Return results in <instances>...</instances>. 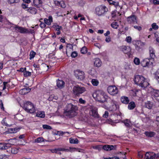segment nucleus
Masks as SVG:
<instances>
[{
  "label": "nucleus",
  "instance_id": "dca6fc26",
  "mask_svg": "<svg viewBox=\"0 0 159 159\" xmlns=\"http://www.w3.org/2000/svg\"><path fill=\"white\" fill-rule=\"evenodd\" d=\"M42 3V0H33V1L34 6L38 8L41 7Z\"/></svg>",
  "mask_w": 159,
  "mask_h": 159
},
{
  "label": "nucleus",
  "instance_id": "b1692460",
  "mask_svg": "<svg viewBox=\"0 0 159 159\" xmlns=\"http://www.w3.org/2000/svg\"><path fill=\"white\" fill-rule=\"evenodd\" d=\"M145 106L147 108L151 109L153 106V104L152 102L148 101L145 103Z\"/></svg>",
  "mask_w": 159,
  "mask_h": 159
},
{
  "label": "nucleus",
  "instance_id": "7ed1b4c3",
  "mask_svg": "<svg viewBox=\"0 0 159 159\" xmlns=\"http://www.w3.org/2000/svg\"><path fill=\"white\" fill-rule=\"evenodd\" d=\"M23 108L26 111L30 113H34L36 111L34 104L29 101L24 103Z\"/></svg>",
  "mask_w": 159,
  "mask_h": 159
},
{
  "label": "nucleus",
  "instance_id": "2eb2a0df",
  "mask_svg": "<svg viewBox=\"0 0 159 159\" xmlns=\"http://www.w3.org/2000/svg\"><path fill=\"white\" fill-rule=\"evenodd\" d=\"M11 144L0 143V150H4L7 149L11 147Z\"/></svg>",
  "mask_w": 159,
  "mask_h": 159
},
{
  "label": "nucleus",
  "instance_id": "13d9d810",
  "mask_svg": "<svg viewBox=\"0 0 159 159\" xmlns=\"http://www.w3.org/2000/svg\"><path fill=\"white\" fill-rule=\"evenodd\" d=\"M28 5L27 4H22V7L24 9H26L28 8Z\"/></svg>",
  "mask_w": 159,
  "mask_h": 159
},
{
  "label": "nucleus",
  "instance_id": "aec40b11",
  "mask_svg": "<svg viewBox=\"0 0 159 159\" xmlns=\"http://www.w3.org/2000/svg\"><path fill=\"white\" fill-rule=\"evenodd\" d=\"M91 111L92 112V116L94 117H98L99 115L98 113V110L96 107H93Z\"/></svg>",
  "mask_w": 159,
  "mask_h": 159
},
{
  "label": "nucleus",
  "instance_id": "c03bdc74",
  "mask_svg": "<svg viewBox=\"0 0 159 159\" xmlns=\"http://www.w3.org/2000/svg\"><path fill=\"white\" fill-rule=\"evenodd\" d=\"M20 0H8V2L11 4L14 3H17L19 2Z\"/></svg>",
  "mask_w": 159,
  "mask_h": 159
},
{
  "label": "nucleus",
  "instance_id": "0e129e2a",
  "mask_svg": "<svg viewBox=\"0 0 159 159\" xmlns=\"http://www.w3.org/2000/svg\"><path fill=\"white\" fill-rule=\"evenodd\" d=\"M143 155L142 153V152H139L138 154V156L139 158H142L143 157Z\"/></svg>",
  "mask_w": 159,
  "mask_h": 159
},
{
  "label": "nucleus",
  "instance_id": "cd10ccee",
  "mask_svg": "<svg viewBox=\"0 0 159 159\" xmlns=\"http://www.w3.org/2000/svg\"><path fill=\"white\" fill-rule=\"evenodd\" d=\"M144 134L148 137H153L155 134V133L153 132L146 131L145 132Z\"/></svg>",
  "mask_w": 159,
  "mask_h": 159
},
{
  "label": "nucleus",
  "instance_id": "473e14b6",
  "mask_svg": "<svg viewBox=\"0 0 159 159\" xmlns=\"http://www.w3.org/2000/svg\"><path fill=\"white\" fill-rule=\"evenodd\" d=\"M111 26L113 28L115 29H117L119 26L118 23L116 22H112L111 24Z\"/></svg>",
  "mask_w": 159,
  "mask_h": 159
},
{
  "label": "nucleus",
  "instance_id": "680f3d73",
  "mask_svg": "<svg viewBox=\"0 0 159 159\" xmlns=\"http://www.w3.org/2000/svg\"><path fill=\"white\" fill-rule=\"evenodd\" d=\"M111 102L112 104H113V106H115L116 107V102L115 100L114 99H111Z\"/></svg>",
  "mask_w": 159,
  "mask_h": 159
},
{
  "label": "nucleus",
  "instance_id": "0eeeda50",
  "mask_svg": "<svg viewBox=\"0 0 159 159\" xmlns=\"http://www.w3.org/2000/svg\"><path fill=\"white\" fill-rule=\"evenodd\" d=\"M11 28L13 31L18 32L21 33H28L29 32L26 29L16 25L11 26Z\"/></svg>",
  "mask_w": 159,
  "mask_h": 159
},
{
  "label": "nucleus",
  "instance_id": "bb28decb",
  "mask_svg": "<svg viewBox=\"0 0 159 159\" xmlns=\"http://www.w3.org/2000/svg\"><path fill=\"white\" fill-rule=\"evenodd\" d=\"M135 107V105L134 102H132L129 104L128 105V108L130 110L133 109Z\"/></svg>",
  "mask_w": 159,
  "mask_h": 159
},
{
  "label": "nucleus",
  "instance_id": "f257e3e1",
  "mask_svg": "<svg viewBox=\"0 0 159 159\" xmlns=\"http://www.w3.org/2000/svg\"><path fill=\"white\" fill-rule=\"evenodd\" d=\"M78 110L77 107L72 103L68 104L64 111V115L69 118H72L77 115L76 111Z\"/></svg>",
  "mask_w": 159,
  "mask_h": 159
},
{
  "label": "nucleus",
  "instance_id": "09e8293b",
  "mask_svg": "<svg viewBox=\"0 0 159 159\" xmlns=\"http://www.w3.org/2000/svg\"><path fill=\"white\" fill-rule=\"evenodd\" d=\"M40 21L41 22L40 25V27L42 28H44L46 26V24L44 22H42Z\"/></svg>",
  "mask_w": 159,
  "mask_h": 159
},
{
  "label": "nucleus",
  "instance_id": "c756f323",
  "mask_svg": "<svg viewBox=\"0 0 159 159\" xmlns=\"http://www.w3.org/2000/svg\"><path fill=\"white\" fill-rule=\"evenodd\" d=\"M52 27L56 30H62V27L61 26H60L57 24H55L52 26Z\"/></svg>",
  "mask_w": 159,
  "mask_h": 159
},
{
  "label": "nucleus",
  "instance_id": "9d476101",
  "mask_svg": "<svg viewBox=\"0 0 159 159\" xmlns=\"http://www.w3.org/2000/svg\"><path fill=\"white\" fill-rule=\"evenodd\" d=\"M151 60L149 58H145L141 62V64L143 67H149L150 66H152L153 65V62H151Z\"/></svg>",
  "mask_w": 159,
  "mask_h": 159
},
{
  "label": "nucleus",
  "instance_id": "f704fd0d",
  "mask_svg": "<svg viewBox=\"0 0 159 159\" xmlns=\"http://www.w3.org/2000/svg\"><path fill=\"white\" fill-rule=\"evenodd\" d=\"M81 53L82 54H85L87 52V48L85 47H83L80 50Z\"/></svg>",
  "mask_w": 159,
  "mask_h": 159
},
{
  "label": "nucleus",
  "instance_id": "4468645a",
  "mask_svg": "<svg viewBox=\"0 0 159 159\" xmlns=\"http://www.w3.org/2000/svg\"><path fill=\"white\" fill-rule=\"evenodd\" d=\"M120 50L125 54H128L130 51V48L129 47L122 46L120 48Z\"/></svg>",
  "mask_w": 159,
  "mask_h": 159
},
{
  "label": "nucleus",
  "instance_id": "774afa93",
  "mask_svg": "<svg viewBox=\"0 0 159 159\" xmlns=\"http://www.w3.org/2000/svg\"><path fill=\"white\" fill-rule=\"evenodd\" d=\"M3 159H8V156L6 155H2Z\"/></svg>",
  "mask_w": 159,
  "mask_h": 159
},
{
  "label": "nucleus",
  "instance_id": "20e7f679",
  "mask_svg": "<svg viewBox=\"0 0 159 159\" xmlns=\"http://www.w3.org/2000/svg\"><path fill=\"white\" fill-rule=\"evenodd\" d=\"M93 97L98 102L101 103H104L107 101V96H104L102 94L100 91H95L93 94Z\"/></svg>",
  "mask_w": 159,
  "mask_h": 159
},
{
  "label": "nucleus",
  "instance_id": "5fc2aeb1",
  "mask_svg": "<svg viewBox=\"0 0 159 159\" xmlns=\"http://www.w3.org/2000/svg\"><path fill=\"white\" fill-rule=\"evenodd\" d=\"M134 27L135 29L139 31H140L142 30V27L140 26L134 25Z\"/></svg>",
  "mask_w": 159,
  "mask_h": 159
},
{
  "label": "nucleus",
  "instance_id": "603ef678",
  "mask_svg": "<svg viewBox=\"0 0 159 159\" xmlns=\"http://www.w3.org/2000/svg\"><path fill=\"white\" fill-rule=\"evenodd\" d=\"M109 116V113L107 111H106L105 112L104 114L103 115V117L104 118H107Z\"/></svg>",
  "mask_w": 159,
  "mask_h": 159
},
{
  "label": "nucleus",
  "instance_id": "423d86ee",
  "mask_svg": "<svg viewBox=\"0 0 159 159\" xmlns=\"http://www.w3.org/2000/svg\"><path fill=\"white\" fill-rule=\"evenodd\" d=\"M72 91L74 95L76 96H79L80 94L85 92L86 89L84 87L76 85L74 87Z\"/></svg>",
  "mask_w": 159,
  "mask_h": 159
},
{
  "label": "nucleus",
  "instance_id": "72a5a7b5",
  "mask_svg": "<svg viewBox=\"0 0 159 159\" xmlns=\"http://www.w3.org/2000/svg\"><path fill=\"white\" fill-rule=\"evenodd\" d=\"M36 55V53L33 51H31L30 54V59L31 60Z\"/></svg>",
  "mask_w": 159,
  "mask_h": 159
},
{
  "label": "nucleus",
  "instance_id": "8fccbe9b",
  "mask_svg": "<svg viewBox=\"0 0 159 159\" xmlns=\"http://www.w3.org/2000/svg\"><path fill=\"white\" fill-rule=\"evenodd\" d=\"M128 120L127 119L124 121V123L125 124V125L126 126L129 127H130V125L129 123L128 122Z\"/></svg>",
  "mask_w": 159,
  "mask_h": 159
},
{
  "label": "nucleus",
  "instance_id": "338daca9",
  "mask_svg": "<svg viewBox=\"0 0 159 159\" xmlns=\"http://www.w3.org/2000/svg\"><path fill=\"white\" fill-rule=\"evenodd\" d=\"M153 2L154 4H159V0H153Z\"/></svg>",
  "mask_w": 159,
  "mask_h": 159
},
{
  "label": "nucleus",
  "instance_id": "864d4df0",
  "mask_svg": "<svg viewBox=\"0 0 159 159\" xmlns=\"http://www.w3.org/2000/svg\"><path fill=\"white\" fill-rule=\"evenodd\" d=\"M60 6L63 8H65L66 7V5L63 1L61 2Z\"/></svg>",
  "mask_w": 159,
  "mask_h": 159
},
{
  "label": "nucleus",
  "instance_id": "37998d69",
  "mask_svg": "<svg viewBox=\"0 0 159 159\" xmlns=\"http://www.w3.org/2000/svg\"><path fill=\"white\" fill-rule=\"evenodd\" d=\"M51 152L52 153H55L58 154H61V153L60 152H59L57 148H56L51 150Z\"/></svg>",
  "mask_w": 159,
  "mask_h": 159
},
{
  "label": "nucleus",
  "instance_id": "de8ad7c7",
  "mask_svg": "<svg viewBox=\"0 0 159 159\" xmlns=\"http://www.w3.org/2000/svg\"><path fill=\"white\" fill-rule=\"evenodd\" d=\"M103 148L104 150H106V151H110L109 148V145H105L103 147Z\"/></svg>",
  "mask_w": 159,
  "mask_h": 159
},
{
  "label": "nucleus",
  "instance_id": "c85d7f7f",
  "mask_svg": "<svg viewBox=\"0 0 159 159\" xmlns=\"http://www.w3.org/2000/svg\"><path fill=\"white\" fill-rule=\"evenodd\" d=\"M69 140L70 143L78 144L79 143V140L77 139H74L73 138H70Z\"/></svg>",
  "mask_w": 159,
  "mask_h": 159
},
{
  "label": "nucleus",
  "instance_id": "4c0bfd02",
  "mask_svg": "<svg viewBox=\"0 0 159 159\" xmlns=\"http://www.w3.org/2000/svg\"><path fill=\"white\" fill-rule=\"evenodd\" d=\"M43 127L44 129H51L52 128L51 126L47 125H43Z\"/></svg>",
  "mask_w": 159,
  "mask_h": 159
},
{
  "label": "nucleus",
  "instance_id": "6ab92c4d",
  "mask_svg": "<svg viewBox=\"0 0 159 159\" xmlns=\"http://www.w3.org/2000/svg\"><path fill=\"white\" fill-rule=\"evenodd\" d=\"M120 100L122 103L125 104H128L129 102L128 98L125 96H122Z\"/></svg>",
  "mask_w": 159,
  "mask_h": 159
},
{
  "label": "nucleus",
  "instance_id": "bf43d9fd",
  "mask_svg": "<svg viewBox=\"0 0 159 159\" xmlns=\"http://www.w3.org/2000/svg\"><path fill=\"white\" fill-rule=\"evenodd\" d=\"M105 41L107 43H109L111 41V38L109 36L107 37L105 39Z\"/></svg>",
  "mask_w": 159,
  "mask_h": 159
},
{
  "label": "nucleus",
  "instance_id": "39448f33",
  "mask_svg": "<svg viewBox=\"0 0 159 159\" xmlns=\"http://www.w3.org/2000/svg\"><path fill=\"white\" fill-rule=\"evenodd\" d=\"M107 11L108 9L105 6L100 5L96 7L95 13L98 16H101Z\"/></svg>",
  "mask_w": 159,
  "mask_h": 159
},
{
  "label": "nucleus",
  "instance_id": "052dcab7",
  "mask_svg": "<svg viewBox=\"0 0 159 159\" xmlns=\"http://www.w3.org/2000/svg\"><path fill=\"white\" fill-rule=\"evenodd\" d=\"M79 102L81 104H84L86 102V101L82 98H80L79 99Z\"/></svg>",
  "mask_w": 159,
  "mask_h": 159
},
{
  "label": "nucleus",
  "instance_id": "69168bd1",
  "mask_svg": "<svg viewBox=\"0 0 159 159\" xmlns=\"http://www.w3.org/2000/svg\"><path fill=\"white\" fill-rule=\"evenodd\" d=\"M54 3L56 5L59 6H60L61 2H60L57 1H54Z\"/></svg>",
  "mask_w": 159,
  "mask_h": 159
},
{
  "label": "nucleus",
  "instance_id": "6e6d98bb",
  "mask_svg": "<svg viewBox=\"0 0 159 159\" xmlns=\"http://www.w3.org/2000/svg\"><path fill=\"white\" fill-rule=\"evenodd\" d=\"M74 149H75H75H77L75 148L70 147L69 148V149H67V150H69L67 152H73V151H74L73 150Z\"/></svg>",
  "mask_w": 159,
  "mask_h": 159
},
{
  "label": "nucleus",
  "instance_id": "7c9ffc66",
  "mask_svg": "<svg viewBox=\"0 0 159 159\" xmlns=\"http://www.w3.org/2000/svg\"><path fill=\"white\" fill-rule=\"evenodd\" d=\"M43 141H44V139L42 137H39L34 140L35 142L37 143H40Z\"/></svg>",
  "mask_w": 159,
  "mask_h": 159
},
{
  "label": "nucleus",
  "instance_id": "f03ea898",
  "mask_svg": "<svg viewBox=\"0 0 159 159\" xmlns=\"http://www.w3.org/2000/svg\"><path fill=\"white\" fill-rule=\"evenodd\" d=\"M134 80L135 84L142 88H146L149 85L147 79L141 75H135Z\"/></svg>",
  "mask_w": 159,
  "mask_h": 159
},
{
  "label": "nucleus",
  "instance_id": "a18cd8bd",
  "mask_svg": "<svg viewBox=\"0 0 159 159\" xmlns=\"http://www.w3.org/2000/svg\"><path fill=\"white\" fill-rule=\"evenodd\" d=\"M77 53L76 51L73 52L71 54V56L72 58H75L77 56Z\"/></svg>",
  "mask_w": 159,
  "mask_h": 159
},
{
  "label": "nucleus",
  "instance_id": "a211bd4d",
  "mask_svg": "<svg viewBox=\"0 0 159 159\" xmlns=\"http://www.w3.org/2000/svg\"><path fill=\"white\" fill-rule=\"evenodd\" d=\"M44 23L48 25H49L51 24V23L53 21L52 17L51 16H48V19L45 18L44 20Z\"/></svg>",
  "mask_w": 159,
  "mask_h": 159
},
{
  "label": "nucleus",
  "instance_id": "f8f14e48",
  "mask_svg": "<svg viewBox=\"0 0 159 159\" xmlns=\"http://www.w3.org/2000/svg\"><path fill=\"white\" fill-rule=\"evenodd\" d=\"M156 154L152 152H148L146 153L145 158L146 159H156Z\"/></svg>",
  "mask_w": 159,
  "mask_h": 159
},
{
  "label": "nucleus",
  "instance_id": "4d7b16f0",
  "mask_svg": "<svg viewBox=\"0 0 159 159\" xmlns=\"http://www.w3.org/2000/svg\"><path fill=\"white\" fill-rule=\"evenodd\" d=\"M68 133V132H64L62 131H58L57 133V134H59V135H63L65 134V133Z\"/></svg>",
  "mask_w": 159,
  "mask_h": 159
},
{
  "label": "nucleus",
  "instance_id": "e433bc0d",
  "mask_svg": "<svg viewBox=\"0 0 159 159\" xmlns=\"http://www.w3.org/2000/svg\"><path fill=\"white\" fill-rule=\"evenodd\" d=\"M18 149L15 148H12L11 150V152L12 153L16 154L18 152Z\"/></svg>",
  "mask_w": 159,
  "mask_h": 159
},
{
  "label": "nucleus",
  "instance_id": "4be33fe9",
  "mask_svg": "<svg viewBox=\"0 0 159 159\" xmlns=\"http://www.w3.org/2000/svg\"><path fill=\"white\" fill-rule=\"evenodd\" d=\"M57 84L58 88L60 89H62L64 87L65 83L62 80H58L57 81Z\"/></svg>",
  "mask_w": 159,
  "mask_h": 159
},
{
  "label": "nucleus",
  "instance_id": "1a4fd4ad",
  "mask_svg": "<svg viewBox=\"0 0 159 159\" xmlns=\"http://www.w3.org/2000/svg\"><path fill=\"white\" fill-rule=\"evenodd\" d=\"M107 91L111 95L114 96L117 94L118 89L115 86H109L107 88Z\"/></svg>",
  "mask_w": 159,
  "mask_h": 159
},
{
  "label": "nucleus",
  "instance_id": "393cba45",
  "mask_svg": "<svg viewBox=\"0 0 159 159\" xmlns=\"http://www.w3.org/2000/svg\"><path fill=\"white\" fill-rule=\"evenodd\" d=\"M154 98H155L158 102L159 101V91H156L153 94Z\"/></svg>",
  "mask_w": 159,
  "mask_h": 159
},
{
  "label": "nucleus",
  "instance_id": "e2e57ef3",
  "mask_svg": "<svg viewBox=\"0 0 159 159\" xmlns=\"http://www.w3.org/2000/svg\"><path fill=\"white\" fill-rule=\"evenodd\" d=\"M26 70V68H21L18 71L20 72H24Z\"/></svg>",
  "mask_w": 159,
  "mask_h": 159
},
{
  "label": "nucleus",
  "instance_id": "ea45409f",
  "mask_svg": "<svg viewBox=\"0 0 159 159\" xmlns=\"http://www.w3.org/2000/svg\"><path fill=\"white\" fill-rule=\"evenodd\" d=\"M155 77L159 82V69L156 72L155 74Z\"/></svg>",
  "mask_w": 159,
  "mask_h": 159
},
{
  "label": "nucleus",
  "instance_id": "58836bf2",
  "mask_svg": "<svg viewBox=\"0 0 159 159\" xmlns=\"http://www.w3.org/2000/svg\"><path fill=\"white\" fill-rule=\"evenodd\" d=\"M152 28L155 30H157L158 28V26L157 25V24L156 23H153L152 25Z\"/></svg>",
  "mask_w": 159,
  "mask_h": 159
},
{
  "label": "nucleus",
  "instance_id": "3c124183",
  "mask_svg": "<svg viewBox=\"0 0 159 159\" xmlns=\"http://www.w3.org/2000/svg\"><path fill=\"white\" fill-rule=\"evenodd\" d=\"M58 150V151H64V152H67L69 150H67V149L64 148H57Z\"/></svg>",
  "mask_w": 159,
  "mask_h": 159
},
{
  "label": "nucleus",
  "instance_id": "f3484780",
  "mask_svg": "<svg viewBox=\"0 0 159 159\" xmlns=\"http://www.w3.org/2000/svg\"><path fill=\"white\" fill-rule=\"evenodd\" d=\"M31 90V89L27 87L21 89L19 91V92L22 95H25L30 92Z\"/></svg>",
  "mask_w": 159,
  "mask_h": 159
},
{
  "label": "nucleus",
  "instance_id": "79ce46f5",
  "mask_svg": "<svg viewBox=\"0 0 159 159\" xmlns=\"http://www.w3.org/2000/svg\"><path fill=\"white\" fill-rule=\"evenodd\" d=\"M134 63L136 65H139L140 63V60L137 58H135L134 61Z\"/></svg>",
  "mask_w": 159,
  "mask_h": 159
},
{
  "label": "nucleus",
  "instance_id": "ddd939ff",
  "mask_svg": "<svg viewBox=\"0 0 159 159\" xmlns=\"http://www.w3.org/2000/svg\"><path fill=\"white\" fill-rule=\"evenodd\" d=\"M149 56L150 57V58H149V59L151 60H153L154 58L156 57V55L155 54V51L154 49L151 47H149Z\"/></svg>",
  "mask_w": 159,
  "mask_h": 159
},
{
  "label": "nucleus",
  "instance_id": "412c9836",
  "mask_svg": "<svg viewBox=\"0 0 159 159\" xmlns=\"http://www.w3.org/2000/svg\"><path fill=\"white\" fill-rule=\"evenodd\" d=\"M94 64L95 66L98 67L101 66L102 62L99 59L97 58L94 59Z\"/></svg>",
  "mask_w": 159,
  "mask_h": 159
},
{
  "label": "nucleus",
  "instance_id": "c9c22d12",
  "mask_svg": "<svg viewBox=\"0 0 159 159\" xmlns=\"http://www.w3.org/2000/svg\"><path fill=\"white\" fill-rule=\"evenodd\" d=\"M24 75L25 76L27 77L30 76L31 75V73L29 71H26V70L24 72Z\"/></svg>",
  "mask_w": 159,
  "mask_h": 159
},
{
  "label": "nucleus",
  "instance_id": "9b49d317",
  "mask_svg": "<svg viewBox=\"0 0 159 159\" xmlns=\"http://www.w3.org/2000/svg\"><path fill=\"white\" fill-rule=\"evenodd\" d=\"M127 22L129 24H137V20L136 16L134 15H131L127 18Z\"/></svg>",
  "mask_w": 159,
  "mask_h": 159
},
{
  "label": "nucleus",
  "instance_id": "49530a36",
  "mask_svg": "<svg viewBox=\"0 0 159 159\" xmlns=\"http://www.w3.org/2000/svg\"><path fill=\"white\" fill-rule=\"evenodd\" d=\"M131 40L132 38L130 36L127 37L125 39L126 41L128 43H130L131 42Z\"/></svg>",
  "mask_w": 159,
  "mask_h": 159
},
{
  "label": "nucleus",
  "instance_id": "5701e85b",
  "mask_svg": "<svg viewBox=\"0 0 159 159\" xmlns=\"http://www.w3.org/2000/svg\"><path fill=\"white\" fill-rule=\"evenodd\" d=\"M26 11L32 14H35L37 12V9L34 7H30L27 9Z\"/></svg>",
  "mask_w": 159,
  "mask_h": 159
},
{
  "label": "nucleus",
  "instance_id": "a19ab883",
  "mask_svg": "<svg viewBox=\"0 0 159 159\" xmlns=\"http://www.w3.org/2000/svg\"><path fill=\"white\" fill-rule=\"evenodd\" d=\"M118 2H114L112 4V5H113L116 7V9H119L120 8V6L119 5Z\"/></svg>",
  "mask_w": 159,
  "mask_h": 159
},
{
  "label": "nucleus",
  "instance_id": "2f4dec72",
  "mask_svg": "<svg viewBox=\"0 0 159 159\" xmlns=\"http://www.w3.org/2000/svg\"><path fill=\"white\" fill-rule=\"evenodd\" d=\"M92 84L94 86H97L99 83L97 79H93L91 81Z\"/></svg>",
  "mask_w": 159,
  "mask_h": 159
},
{
  "label": "nucleus",
  "instance_id": "a878e982",
  "mask_svg": "<svg viewBox=\"0 0 159 159\" xmlns=\"http://www.w3.org/2000/svg\"><path fill=\"white\" fill-rule=\"evenodd\" d=\"M45 116V113L43 111H39L37 112L36 114V116L42 118H44Z\"/></svg>",
  "mask_w": 159,
  "mask_h": 159
},
{
  "label": "nucleus",
  "instance_id": "6e6552de",
  "mask_svg": "<svg viewBox=\"0 0 159 159\" xmlns=\"http://www.w3.org/2000/svg\"><path fill=\"white\" fill-rule=\"evenodd\" d=\"M74 75L76 78L80 80H82L85 78L84 72L80 70H75Z\"/></svg>",
  "mask_w": 159,
  "mask_h": 159
}]
</instances>
